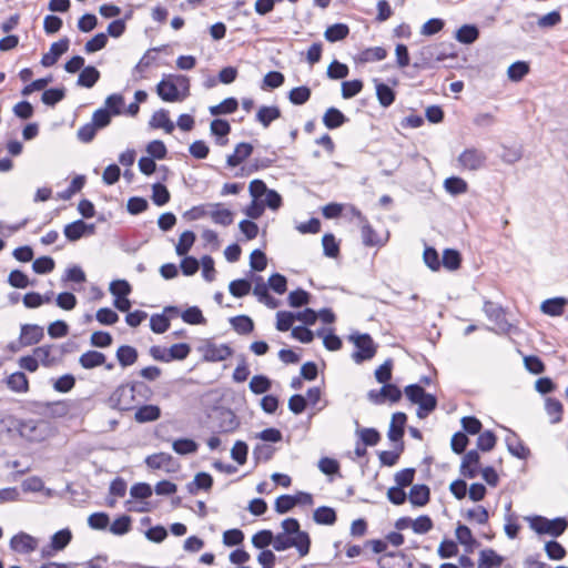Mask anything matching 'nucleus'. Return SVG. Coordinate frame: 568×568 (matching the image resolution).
<instances>
[{"instance_id": "35", "label": "nucleus", "mask_w": 568, "mask_h": 568, "mask_svg": "<svg viewBox=\"0 0 568 568\" xmlns=\"http://www.w3.org/2000/svg\"><path fill=\"white\" fill-rule=\"evenodd\" d=\"M313 519L318 525H334L337 520V515L334 508L328 506H320L314 510Z\"/></svg>"}, {"instance_id": "52", "label": "nucleus", "mask_w": 568, "mask_h": 568, "mask_svg": "<svg viewBox=\"0 0 568 568\" xmlns=\"http://www.w3.org/2000/svg\"><path fill=\"white\" fill-rule=\"evenodd\" d=\"M124 98L120 93H112L106 97L104 101V109L112 115H120L123 113Z\"/></svg>"}, {"instance_id": "36", "label": "nucleus", "mask_w": 568, "mask_h": 568, "mask_svg": "<svg viewBox=\"0 0 568 568\" xmlns=\"http://www.w3.org/2000/svg\"><path fill=\"white\" fill-rule=\"evenodd\" d=\"M213 206L211 219L215 224L229 226L233 223L234 213L231 210L223 207L222 203H216Z\"/></svg>"}, {"instance_id": "4", "label": "nucleus", "mask_w": 568, "mask_h": 568, "mask_svg": "<svg viewBox=\"0 0 568 568\" xmlns=\"http://www.w3.org/2000/svg\"><path fill=\"white\" fill-rule=\"evenodd\" d=\"M348 339L354 343L356 351L353 353L352 358L355 363L361 364L365 361L372 359L376 352L377 345L368 333L352 334Z\"/></svg>"}, {"instance_id": "27", "label": "nucleus", "mask_w": 568, "mask_h": 568, "mask_svg": "<svg viewBox=\"0 0 568 568\" xmlns=\"http://www.w3.org/2000/svg\"><path fill=\"white\" fill-rule=\"evenodd\" d=\"M504 562V557L493 548L483 549L479 552L477 568H498Z\"/></svg>"}, {"instance_id": "44", "label": "nucleus", "mask_w": 568, "mask_h": 568, "mask_svg": "<svg viewBox=\"0 0 568 568\" xmlns=\"http://www.w3.org/2000/svg\"><path fill=\"white\" fill-rule=\"evenodd\" d=\"M387 57V51L383 47H373L362 50L358 53V61L368 63L374 61L384 60Z\"/></svg>"}, {"instance_id": "18", "label": "nucleus", "mask_w": 568, "mask_h": 568, "mask_svg": "<svg viewBox=\"0 0 568 568\" xmlns=\"http://www.w3.org/2000/svg\"><path fill=\"white\" fill-rule=\"evenodd\" d=\"M44 336L43 327L37 324L21 325L20 342L24 346L38 344Z\"/></svg>"}, {"instance_id": "60", "label": "nucleus", "mask_w": 568, "mask_h": 568, "mask_svg": "<svg viewBox=\"0 0 568 568\" xmlns=\"http://www.w3.org/2000/svg\"><path fill=\"white\" fill-rule=\"evenodd\" d=\"M324 255L327 257H337L339 255V244L336 242L332 233H326L322 237Z\"/></svg>"}, {"instance_id": "16", "label": "nucleus", "mask_w": 568, "mask_h": 568, "mask_svg": "<svg viewBox=\"0 0 568 568\" xmlns=\"http://www.w3.org/2000/svg\"><path fill=\"white\" fill-rule=\"evenodd\" d=\"M70 40L65 37L57 42H53L50 47L49 52L44 53L41 58V65L44 68L52 67L58 59L68 51Z\"/></svg>"}, {"instance_id": "23", "label": "nucleus", "mask_w": 568, "mask_h": 568, "mask_svg": "<svg viewBox=\"0 0 568 568\" xmlns=\"http://www.w3.org/2000/svg\"><path fill=\"white\" fill-rule=\"evenodd\" d=\"M566 305H568V298L558 296L544 301L540 305V310L544 314L549 316H561Z\"/></svg>"}, {"instance_id": "13", "label": "nucleus", "mask_w": 568, "mask_h": 568, "mask_svg": "<svg viewBox=\"0 0 568 568\" xmlns=\"http://www.w3.org/2000/svg\"><path fill=\"white\" fill-rule=\"evenodd\" d=\"M79 364L84 369H93L98 366L104 365L105 369L111 371L114 368L113 363H106V356L99 351H87L79 357Z\"/></svg>"}, {"instance_id": "32", "label": "nucleus", "mask_w": 568, "mask_h": 568, "mask_svg": "<svg viewBox=\"0 0 568 568\" xmlns=\"http://www.w3.org/2000/svg\"><path fill=\"white\" fill-rule=\"evenodd\" d=\"M115 356L122 367H128L138 361L139 354L135 347L130 345H121L116 349Z\"/></svg>"}, {"instance_id": "38", "label": "nucleus", "mask_w": 568, "mask_h": 568, "mask_svg": "<svg viewBox=\"0 0 568 568\" xmlns=\"http://www.w3.org/2000/svg\"><path fill=\"white\" fill-rule=\"evenodd\" d=\"M281 116V110L276 105H263L256 113V120L264 126L268 128L270 124Z\"/></svg>"}, {"instance_id": "59", "label": "nucleus", "mask_w": 568, "mask_h": 568, "mask_svg": "<svg viewBox=\"0 0 568 568\" xmlns=\"http://www.w3.org/2000/svg\"><path fill=\"white\" fill-rule=\"evenodd\" d=\"M529 73V65L525 61H516L511 63L507 70V75L511 81L518 82Z\"/></svg>"}, {"instance_id": "3", "label": "nucleus", "mask_w": 568, "mask_h": 568, "mask_svg": "<svg viewBox=\"0 0 568 568\" xmlns=\"http://www.w3.org/2000/svg\"><path fill=\"white\" fill-rule=\"evenodd\" d=\"M240 425L241 422L232 409L219 407L212 417L211 430L213 434H230L234 433Z\"/></svg>"}, {"instance_id": "15", "label": "nucleus", "mask_w": 568, "mask_h": 568, "mask_svg": "<svg viewBox=\"0 0 568 568\" xmlns=\"http://www.w3.org/2000/svg\"><path fill=\"white\" fill-rule=\"evenodd\" d=\"M407 422V415L403 412H396L392 416V420L389 424V428L387 432V437L390 442L395 444H400L405 433V425Z\"/></svg>"}, {"instance_id": "21", "label": "nucleus", "mask_w": 568, "mask_h": 568, "mask_svg": "<svg viewBox=\"0 0 568 568\" xmlns=\"http://www.w3.org/2000/svg\"><path fill=\"white\" fill-rule=\"evenodd\" d=\"M376 89V98L383 108L390 106L396 99V92L387 84L383 83L379 79L373 80Z\"/></svg>"}, {"instance_id": "31", "label": "nucleus", "mask_w": 568, "mask_h": 568, "mask_svg": "<svg viewBox=\"0 0 568 568\" xmlns=\"http://www.w3.org/2000/svg\"><path fill=\"white\" fill-rule=\"evenodd\" d=\"M362 241L365 246H383L385 243L378 233L373 229L367 221L361 225Z\"/></svg>"}, {"instance_id": "43", "label": "nucleus", "mask_w": 568, "mask_h": 568, "mask_svg": "<svg viewBox=\"0 0 568 568\" xmlns=\"http://www.w3.org/2000/svg\"><path fill=\"white\" fill-rule=\"evenodd\" d=\"M545 409L547 414L550 416L551 424H558L562 419L564 406L561 402L554 397H548L546 399Z\"/></svg>"}, {"instance_id": "7", "label": "nucleus", "mask_w": 568, "mask_h": 568, "mask_svg": "<svg viewBox=\"0 0 568 568\" xmlns=\"http://www.w3.org/2000/svg\"><path fill=\"white\" fill-rule=\"evenodd\" d=\"M457 161L463 170L478 171L486 165L487 155L481 150L468 148L459 154Z\"/></svg>"}, {"instance_id": "29", "label": "nucleus", "mask_w": 568, "mask_h": 568, "mask_svg": "<svg viewBox=\"0 0 568 568\" xmlns=\"http://www.w3.org/2000/svg\"><path fill=\"white\" fill-rule=\"evenodd\" d=\"M483 311L489 321L496 323L500 327H504V324H507L505 311L500 305L491 301H485Z\"/></svg>"}, {"instance_id": "40", "label": "nucleus", "mask_w": 568, "mask_h": 568, "mask_svg": "<svg viewBox=\"0 0 568 568\" xmlns=\"http://www.w3.org/2000/svg\"><path fill=\"white\" fill-rule=\"evenodd\" d=\"M233 329L240 335H247L254 329V322L247 315H236L230 320Z\"/></svg>"}, {"instance_id": "46", "label": "nucleus", "mask_w": 568, "mask_h": 568, "mask_svg": "<svg viewBox=\"0 0 568 568\" xmlns=\"http://www.w3.org/2000/svg\"><path fill=\"white\" fill-rule=\"evenodd\" d=\"M449 271H456L462 265V255L455 248H445L443 252V260L440 261V265Z\"/></svg>"}, {"instance_id": "56", "label": "nucleus", "mask_w": 568, "mask_h": 568, "mask_svg": "<svg viewBox=\"0 0 568 568\" xmlns=\"http://www.w3.org/2000/svg\"><path fill=\"white\" fill-rule=\"evenodd\" d=\"M195 234L192 231H184L180 235L179 243L175 246V252L179 256H184L189 253L195 242Z\"/></svg>"}, {"instance_id": "41", "label": "nucleus", "mask_w": 568, "mask_h": 568, "mask_svg": "<svg viewBox=\"0 0 568 568\" xmlns=\"http://www.w3.org/2000/svg\"><path fill=\"white\" fill-rule=\"evenodd\" d=\"M8 387L16 393H26L29 389V381L23 372H16L7 378Z\"/></svg>"}, {"instance_id": "62", "label": "nucleus", "mask_w": 568, "mask_h": 568, "mask_svg": "<svg viewBox=\"0 0 568 568\" xmlns=\"http://www.w3.org/2000/svg\"><path fill=\"white\" fill-rule=\"evenodd\" d=\"M274 539V535L268 529H262L253 535L252 537V545L257 549H266Z\"/></svg>"}, {"instance_id": "61", "label": "nucleus", "mask_w": 568, "mask_h": 568, "mask_svg": "<svg viewBox=\"0 0 568 568\" xmlns=\"http://www.w3.org/2000/svg\"><path fill=\"white\" fill-rule=\"evenodd\" d=\"M271 379L265 375H255L250 382V390L254 394H263L271 389Z\"/></svg>"}, {"instance_id": "20", "label": "nucleus", "mask_w": 568, "mask_h": 568, "mask_svg": "<svg viewBox=\"0 0 568 568\" xmlns=\"http://www.w3.org/2000/svg\"><path fill=\"white\" fill-rule=\"evenodd\" d=\"M457 541L465 547V551L470 554L479 546V542L474 538L471 530L468 526L458 524L455 530Z\"/></svg>"}, {"instance_id": "24", "label": "nucleus", "mask_w": 568, "mask_h": 568, "mask_svg": "<svg viewBox=\"0 0 568 568\" xmlns=\"http://www.w3.org/2000/svg\"><path fill=\"white\" fill-rule=\"evenodd\" d=\"M348 122V118L337 108L331 106L323 115V123L328 130H335Z\"/></svg>"}, {"instance_id": "58", "label": "nucleus", "mask_w": 568, "mask_h": 568, "mask_svg": "<svg viewBox=\"0 0 568 568\" xmlns=\"http://www.w3.org/2000/svg\"><path fill=\"white\" fill-rule=\"evenodd\" d=\"M53 345H42L33 349L34 356L44 367H51L57 363V358L51 356Z\"/></svg>"}, {"instance_id": "33", "label": "nucleus", "mask_w": 568, "mask_h": 568, "mask_svg": "<svg viewBox=\"0 0 568 568\" xmlns=\"http://www.w3.org/2000/svg\"><path fill=\"white\" fill-rule=\"evenodd\" d=\"M101 74L100 71L93 67H84L78 77L77 84L83 88H92L99 81Z\"/></svg>"}, {"instance_id": "53", "label": "nucleus", "mask_w": 568, "mask_h": 568, "mask_svg": "<svg viewBox=\"0 0 568 568\" xmlns=\"http://www.w3.org/2000/svg\"><path fill=\"white\" fill-rule=\"evenodd\" d=\"M132 528V518L129 515L119 516L110 526V531L115 536H123Z\"/></svg>"}, {"instance_id": "8", "label": "nucleus", "mask_w": 568, "mask_h": 568, "mask_svg": "<svg viewBox=\"0 0 568 568\" xmlns=\"http://www.w3.org/2000/svg\"><path fill=\"white\" fill-rule=\"evenodd\" d=\"M367 398L375 405H382L387 399L390 403H397L402 398V390L397 385L386 383L379 389H371Z\"/></svg>"}, {"instance_id": "14", "label": "nucleus", "mask_w": 568, "mask_h": 568, "mask_svg": "<svg viewBox=\"0 0 568 568\" xmlns=\"http://www.w3.org/2000/svg\"><path fill=\"white\" fill-rule=\"evenodd\" d=\"M37 547L38 540L24 531L16 534L10 539V548L19 554H30L34 551Z\"/></svg>"}, {"instance_id": "63", "label": "nucleus", "mask_w": 568, "mask_h": 568, "mask_svg": "<svg viewBox=\"0 0 568 568\" xmlns=\"http://www.w3.org/2000/svg\"><path fill=\"white\" fill-rule=\"evenodd\" d=\"M545 551L547 557L551 560H561L567 555L565 547L557 540L547 541L545 544Z\"/></svg>"}, {"instance_id": "57", "label": "nucleus", "mask_w": 568, "mask_h": 568, "mask_svg": "<svg viewBox=\"0 0 568 568\" xmlns=\"http://www.w3.org/2000/svg\"><path fill=\"white\" fill-rule=\"evenodd\" d=\"M71 539V531L68 528L61 529L51 537L50 547L53 550H62L70 544Z\"/></svg>"}, {"instance_id": "26", "label": "nucleus", "mask_w": 568, "mask_h": 568, "mask_svg": "<svg viewBox=\"0 0 568 568\" xmlns=\"http://www.w3.org/2000/svg\"><path fill=\"white\" fill-rule=\"evenodd\" d=\"M408 497L412 505L423 507L429 503L430 489L425 484L413 485Z\"/></svg>"}, {"instance_id": "64", "label": "nucleus", "mask_w": 568, "mask_h": 568, "mask_svg": "<svg viewBox=\"0 0 568 568\" xmlns=\"http://www.w3.org/2000/svg\"><path fill=\"white\" fill-rule=\"evenodd\" d=\"M170 192L164 184L155 183L152 186V201L158 206H163L170 201Z\"/></svg>"}, {"instance_id": "55", "label": "nucleus", "mask_w": 568, "mask_h": 568, "mask_svg": "<svg viewBox=\"0 0 568 568\" xmlns=\"http://www.w3.org/2000/svg\"><path fill=\"white\" fill-rule=\"evenodd\" d=\"M65 98L64 88H50L43 91L41 101L49 106H54Z\"/></svg>"}, {"instance_id": "25", "label": "nucleus", "mask_w": 568, "mask_h": 568, "mask_svg": "<svg viewBox=\"0 0 568 568\" xmlns=\"http://www.w3.org/2000/svg\"><path fill=\"white\" fill-rule=\"evenodd\" d=\"M161 417V408L158 405H141L136 407L134 419L140 423H150Z\"/></svg>"}, {"instance_id": "39", "label": "nucleus", "mask_w": 568, "mask_h": 568, "mask_svg": "<svg viewBox=\"0 0 568 568\" xmlns=\"http://www.w3.org/2000/svg\"><path fill=\"white\" fill-rule=\"evenodd\" d=\"M455 37L463 44H471L479 38V30L475 24H464L456 31Z\"/></svg>"}, {"instance_id": "9", "label": "nucleus", "mask_w": 568, "mask_h": 568, "mask_svg": "<svg viewBox=\"0 0 568 568\" xmlns=\"http://www.w3.org/2000/svg\"><path fill=\"white\" fill-rule=\"evenodd\" d=\"M304 537L301 536L298 539H293L292 536H287L284 532H278L274 536L273 548L276 551H284L291 547H295L301 557L306 556L310 549L305 546Z\"/></svg>"}, {"instance_id": "50", "label": "nucleus", "mask_w": 568, "mask_h": 568, "mask_svg": "<svg viewBox=\"0 0 568 568\" xmlns=\"http://www.w3.org/2000/svg\"><path fill=\"white\" fill-rule=\"evenodd\" d=\"M445 190L452 195H459L467 191V182L459 176H449L444 182Z\"/></svg>"}, {"instance_id": "12", "label": "nucleus", "mask_w": 568, "mask_h": 568, "mask_svg": "<svg viewBox=\"0 0 568 568\" xmlns=\"http://www.w3.org/2000/svg\"><path fill=\"white\" fill-rule=\"evenodd\" d=\"M202 351L203 359L212 363L225 361L233 354V349L227 344L216 345L212 342H207Z\"/></svg>"}, {"instance_id": "49", "label": "nucleus", "mask_w": 568, "mask_h": 568, "mask_svg": "<svg viewBox=\"0 0 568 568\" xmlns=\"http://www.w3.org/2000/svg\"><path fill=\"white\" fill-rule=\"evenodd\" d=\"M239 108V101L233 98H226L221 103L210 106V113L212 115L231 114L234 113Z\"/></svg>"}, {"instance_id": "17", "label": "nucleus", "mask_w": 568, "mask_h": 568, "mask_svg": "<svg viewBox=\"0 0 568 568\" xmlns=\"http://www.w3.org/2000/svg\"><path fill=\"white\" fill-rule=\"evenodd\" d=\"M506 446L508 452L519 458V459H527L530 455L529 448L524 444V442L520 439V437L513 430H508V434L505 438Z\"/></svg>"}, {"instance_id": "28", "label": "nucleus", "mask_w": 568, "mask_h": 568, "mask_svg": "<svg viewBox=\"0 0 568 568\" xmlns=\"http://www.w3.org/2000/svg\"><path fill=\"white\" fill-rule=\"evenodd\" d=\"M211 133L217 138L216 143L225 145L229 140L226 136L231 132V124L224 119H214L210 125Z\"/></svg>"}, {"instance_id": "5", "label": "nucleus", "mask_w": 568, "mask_h": 568, "mask_svg": "<svg viewBox=\"0 0 568 568\" xmlns=\"http://www.w3.org/2000/svg\"><path fill=\"white\" fill-rule=\"evenodd\" d=\"M175 79L180 85H184L185 93L180 94L178 87L174 82L166 81L165 79H162L156 85V93L165 102L182 101L187 97V92H189L187 77L180 74V75H176Z\"/></svg>"}, {"instance_id": "19", "label": "nucleus", "mask_w": 568, "mask_h": 568, "mask_svg": "<svg viewBox=\"0 0 568 568\" xmlns=\"http://www.w3.org/2000/svg\"><path fill=\"white\" fill-rule=\"evenodd\" d=\"M282 528L284 534L292 536L293 539H298L303 536L305 539V546L311 549V538L307 531L301 530L300 521L296 518H286L282 521Z\"/></svg>"}, {"instance_id": "10", "label": "nucleus", "mask_w": 568, "mask_h": 568, "mask_svg": "<svg viewBox=\"0 0 568 568\" xmlns=\"http://www.w3.org/2000/svg\"><path fill=\"white\" fill-rule=\"evenodd\" d=\"M480 471V456L477 449L467 452L462 460L459 473L464 478L473 479Z\"/></svg>"}, {"instance_id": "34", "label": "nucleus", "mask_w": 568, "mask_h": 568, "mask_svg": "<svg viewBox=\"0 0 568 568\" xmlns=\"http://www.w3.org/2000/svg\"><path fill=\"white\" fill-rule=\"evenodd\" d=\"M348 34L349 27L341 22L328 26L324 32L325 39L332 43L344 40Z\"/></svg>"}, {"instance_id": "11", "label": "nucleus", "mask_w": 568, "mask_h": 568, "mask_svg": "<svg viewBox=\"0 0 568 568\" xmlns=\"http://www.w3.org/2000/svg\"><path fill=\"white\" fill-rule=\"evenodd\" d=\"M379 568H412L409 557L403 551H388L377 560Z\"/></svg>"}, {"instance_id": "30", "label": "nucleus", "mask_w": 568, "mask_h": 568, "mask_svg": "<svg viewBox=\"0 0 568 568\" xmlns=\"http://www.w3.org/2000/svg\"><path fill=\"white\" fill-rule=\"evenodd\" d=\"M149 124L153 129H164L166 133H171L174 130V124L170 120L169 111L165 109L154 112Z\"/></svg>"}, {"instance_id": "1", "label": "nucleus", "mask_w": 568, "mask_h": 568, "mask_svg": "<svg viewBox=\"0 0 568 568\" xmlns=\"http://www.w3.org/2000/svg\"><path fill=\"white\" fill-rule=\"evenodd\" d=\"M530 528L538 535H550L555 538L561 536L568 528V520L565 517L548 519L540 515L527 517Z\"/></svg>"}, {"instance_id": "54", "label": "nucleus", "mask_w": 568, "mask_h": 568, "mask_svg": "<svg viewBox=\"0 0 568 568\" xmlns=\"http://www.w3.org/2000/svg\"><path fill=\"white\" fill-rule=\"evenodd\" d=\"M252 288L251 281L247 278H237L230 283V294L236 298H241L250 293Z\"/></svg>"}, {"instance_id": "42", "label": "nucleus", "mask_w": 568, "mask_h": 568, "mask_svg": "<svg viewBox=\"0 0 568 568\" xmlns=\"http://www.w3.org/2000/svg\"><path fill=\"white\" fill-rule=\"evenodd\" d=\"M172 460V455L169 453L160 452L146 456L144 463L149 468L161 469L163 467H169Z\"/></svg>"}, {"instance_id": "37", "label": "nucleus", "mask_w": 568, "mask_h": 568, "mask_svg": "<svg viewBox=\"0 0 568 568\" xmlns=\"http://www.w3.org/2000/svg\"><path fill=\"white\" fill-rule=\"evenodd\" d=\"M168 48V45L163 44L160 47H153L146 50V52L142 55L140 61L136 63V65L133 69V72H140L142 73L145 69H148L151 64H153L158 57L156 53L164 51Z\"/></svg>"}, {"instance_id": "47", "label": "nucleus", "mask_w": 568, "mask_h": 568, "mask_svg": "<svg viewBox=\"0 0 568 568\" xmlns=\"http://www.w3.org/2000/svg\"><path fill=\"white\" fill-rule=\"evenodd\" d=\"M437 407V398L435 395L425 393L423 399L418 403L416 415L418 418H426Z\"/></svg>"}, {"instance_id": "2", "label": "nucleus", "mask_w": 568, "mask_h": 568, "mask_svg": "<svg viewBox=\"0 0 568 568\" xmlns=\"http://www.w3.org/2000/svg\"><path fill=\"white\" fill-rule=\"evenodd\" d=\"M108 404L113 409L128 412L135 409L140 400L135 399L131 383H123L109 396Z\"/></svg>"}, {"instance_id": "6", "label": "nucleus", "mask_w": 568, "mask_h": 568, "mask_svg": "<svg viewBox=\"0 0 568 568\" xmlns=\"http://www.w3.org/2000/svg\"><path fill=\"white\" fill-rule=\"evenodd\" d=\"M452 53H446L436 44L424 45L417 55V60L413 67L417 69H429L436 61H444L446 58L452 57Z\"/></svg>"}, {"instance_id": "48", "label": "nucleus", "mask_w": 568, "mask_h": 568, "mask_svg": "<svg viewBox=\"0 0 568 568\" xmlns=\"http://www.w3.org/2000/svg\"><path fill=\"white\" fill-rule=\"evenodd\" d=\"M316 335L323 337V344L327 351H339L343 346L342 339L333 333V329L326 334L325 328L322 327L316 331Z\"/></svg>"}, {"instance_id": "22", "label": "nucleus", "mask_w": 568, "mask_h": 568, "mask_svg": "<svg viewBox=\"0 0 568 568\" xmlns=\"http://www.w3.org/2000/svg\"><path fill=\"white\" fill-rule=\"evenodd\" d=\"M253 152V145L248 142H241L236 144L234 152L230 154L226 159V164L230 168H235L240 165L244 160H246Z\"/></svg>"}, {"instance_id": "51", "label": "nucleus", "mask_w": 568, "mask_h": 568, "mask_svg": "<svg viewBox=\"0 0 568 568\" xmlns=\"http://www.w3.org/2000/svg\"><path fill=\"white\" fill-rule=\"evenodd\" d=\"M311 89L306 85H301L293 88L288 92V100L294 105H303L305 104L310 98H311Z\"/></svg>"}, {"instance_id": "45", "label": "nucleus", "mask_w": 568, "mask_h": 568, "mask_svg": "<svg viewBox=\"0 0 568 568\" xmlns=\"http://www.w3.org/2000/svg\"><path fill=\"white\" fill-rule=\"evenodd\" d=\"M405 449L404 442H400V444H396L394 450H382L378 453L379 462L383 466H394L397 460L399 459L402 453Z\"/></svg>"}]
</instances>
